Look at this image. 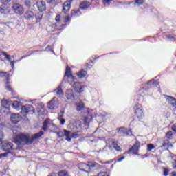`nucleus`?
Returning <instances> with one entry per match:
<instances>
[{
	"label": "nucleus",
	"mask_w": 176,
	"mask_h": 176,
	"mask_svg": "<svg viewBox=\"0 0 176 176\" xmlns=\"http://www.w3.org/2000/svg\"><path fill=\"white\" fill-rule=\"evenodd\" d=\"M43 134H45V133L41 131L32 136H30L28 134L17 135L14 138V141L16 145H24V144H26V145H31V144H32L35 140L41 138Z\"/></svg>",
	"instance_id": "1"
},
{
	"label": "nucleus",
	"mask_w": 176,
	"mask_h": 176,
	"mask_svg": "<svg viewBox=\"0 0 176 176\" xmlns=\"http://www.w3.org/2000/svg\"><path fill=\"white\" fill-rule=\"evenodd\" d=\"M134 111H135V115L139 119H143L144 118V108H142V105L140 104H136L134 106Z\"/></svg>",
	"instance_id": "2"
},
{
	"label": "nucleus",
	"mask_w": 176,
	"mask_h": 176,
	"mask_svg": "<svg viewBox=\"0 0 176 176\" xmlns=\"http://www.w3.org/2000/svg\"><path fill=\"white\" fill-rule=\"evenodd\" d=\"M78 168L81 171H85V173H91L93 170L91 162H90L88 164L80 163Z\"/></svg>",
	"instance_id": "3"
},
{
	"label": "nucleus",
	"mask_w": 176,
	"mask_h": 176,
	"mask_svg": "<svg viewBox=\"0 0 176 176\" xmlns=\"http://www.w3.org/2000/svg\"><path fill=\"white\" fill-rule=\"evenodd\" d=\"M118 135L120 137H126V135H132L133 133L131 131L124 128V127H120L116 129Z\"/></svg>",
	"instance_id": "4"
},
{
	"label": "nucleus",
	"mask_w": 176,
	"mask_h": 176,
	"mask_svg": "<svg viewBox=\"0 0 176 176\" xmlns=\"http://www.w3.org/2000/svg\"><path fill=\"white\" fill-rule=\"evenodd\" d=\"M168 148H173V144H170L168 139H166L163 141L162 145L159 147L160 152H164V151H168Z\"/></svg>",
	"instance_id": "5"
},
{
	"label": "nucleus",
	"mask_w": 176,
	"mask_h": 176,
	"mask_svg": "<svg viewBox=\"0 0 176 176\" xmlns=\"http://www.w3.org/2000/svg\"><path fill=\"white\" fill-rule=\"evenodd\" d=\"M12 10L16 14H23L24 13V8L19 3H14L12 6Z\"/></svg>",
	"instance_id": "6"
},
{
	"label": "nucleus",
	"mask_w": 176,
	"mask_h": 176,
	"mask_svg": "<svg viewBox=\"0 0 176 176\" xmlns=\"http://www.w3.org/2000/svg\"><path fill=\"white\" fill-rule=\"evenodd\" d=\"M23 113H35V109L33 105L25 104L22 107Z\"/></svg>",
	"instance_id": "7"
},
{
	"label": "nucleus",
	"mask_w": 176,
	"mask_h": 176,
	"mask_svg": "<svg viewBox=\"0 0 176 176\" xmlns=\"http://www.w3.org/2000/svg\"><path fill=\"white\" fill-rule=\"evenodd\" d=\"M60 103L58 102V99L54 97L49 103H48V108L50 109H57Z\"/></svg>",
	"instance_id": "8"
},
{
	"label": "nucleus",
	"mask_w": 176,
	"mask_h": 176,
	"mask_svg": "<svg viewBox=\"0 0 176 176\" xmlns=\"http://www.w3.org/2000/svg\"><path fill=\"white\" fill-rule=\"evenodd\" d=\"M164 97H165V99L166 100L168 104L171 105L172 108H174V109H176V99H175V98H174L171 96H168V95H165Z\"/></svg>",
	"instance_id": "9"
},
{
	"label": "nucleus",
	"mask_w": 176,
	"mask_h": 176,
	"mask_svg": "<svg viewBox=\"0 0 176 176\" xmlns=\"http://www.w3.org/2000/svg\"><path fill=\"white\" fill-rule=\"evenodd\" d=\"M140 142H136L128 151V153H133V155H138L140 148Z\"/></svg>",
	"instance_id": "10"
},
{
	"label": "nucleus",
	"mask_w": 176,
	"mask_h": 176,
	"mask_svg": "<svg viewBox=\"0 0 176 176\" xmlns=\"http://www.w3.org/2000/svg\"><path fill=\"white\" fill-rule=\"evenodd\" d=\"M73 87L77 93H82V91H83V89H85L83 84L78 82L73 84Z\"/></svg>",
	"instance_id": "11"
},
{
	"label": "nucleus",
	"mask_w": 176,
	"mask_h": 176,
	"mask_svg": "<svg viewBox=\"0 0 176 176\" xmlns=\"http://www.w3.org/2000/svg\"><path fill=\"white\" fill-rule=\"evenodd\" d=\"M9 102L6 100H3L1 101V113H3V112H6V113H9Z\"/></svg>",
	"instance_id": "12"
},
{
	"label": "nucleus",
	"mask_w": 176,
	"mask_h": 176,
	"mask_svg": "<svg viewBox=\"0 0 176 176\" xmlns=\"http://www.w3.org/2000/svg\"><path fill=\"white\" fill-rule=\"evenodd\" d=\"M2 149L5 152H9L10 151H13V143L10 142H6L3 144Z\"/></svg>",
	"instance_id": "13"
},
{
	"label": "nucleus",
	"mask_w": 176,
	"mask_h": 176,
	"mask_svg": "<svg viewBox=\"0 0 176 176\" xmlns=\"http://www.w3.org/2000/svg\"><path fill=\"white\" fill-rule=\"evenodd\" d=\"M34 16L35 14H34V12L30 10H26L24 14V18L28 21L34 20Z\"/></svg>",
	"instance_id": "14"
},
{
	"label": "nucleus",
	"mask_w": 176,
	"mask_h": 176,
	"mask_svg": "<svg viewBox=\"0 0 176 176\" xmlns=\"http://www.w3.org/2000/svg\"><path fill=\"white\" fill-rule=\"evenodd\" d=\"M36 6L39 12H45L46 10V3L43 1H40L36 3Z\"/></svg>",
	"instance_id": "15"
},
{
	"label": "nucleus",
	"mask_w": 176,
	"mask_h": 176,
	"mask_svg": "<svg viewBox=\"0 0 176 176\" xmlns=\"http://www.w3.org/2000/svg\"><path fill=\"white\" fill-rule=\"evenodd\" d=\"M21 120V118H20V114H12L11 115V122L14 123V124H17L18 122Z\"/></svg>",
	"instance_id": "16"
},
{
	"label": "nucleus",
	"mask_w": 176,
	"mask_h": 176,
	"mask_svg": "<svg viewBox=\"0 0 176 176\" xmlns=\"http://www.w3.org/2000/svg\"><path fill=\"white\" fill-rule=\"evenodd\" d=\"M66 98L67 100H74L75 98V96L74 95V91L71 89H68L65 92Z\"/></svg>",
	"instance_id": "17"
},
{
	"label": "nucleus",
	"mask_w": 176,
	"mask_h": 176,
	"mask_svg": "<svg viewBox=\"0 0 176 176\" xmlns=\"http://www.w3.org/2000/svg\"><path fill=\"white\" fill-rule=\"evenodd\" d=\"M65 76H67L68 79H70L71 80H75V77H74V76H72V73H71L70 67L67 66Z\"/></svg>",
	"instance_id": "18"
},
{
	"label": "nucleus",
	"mask_w": 176,
	"mask_h": 176,
	"mask_svg": "<svg viewBox=\"0 0 176 176\" xmlns=\"http://www.w3.org/2000/svg\"><path fill=\"white\" fill-rule=\"evenodd\" d=\"M90 5H91L90 2L82 1L80 4V9H81V10H87V9H89V8H90Z\"/></svg>",
	"instance_id": "19"
},
{
	"label": "nucleus",
	"mask_w": 176,
	"mask_h": 176,
	"mask_svg": "<svg viewBox=\"0 0 176 176\" xmlns=\"http://www.w3.org/2000/svg\"><path fill=\"white\" fill-rule=\"evenodd\" d=\"M10 10L9 9V7H8L6 5L3 4L0 6V13L8 14V13H10Z\"/></svg>",
	"instance_id": "20"
},
{
	"label": "nucleus",
	"mask_w": 176,
	"mask_h": 176,
	"mask_svg": "<svg viewBox=\"0 0 176 176\" xmlns=\"http://www.w3.org/2000/svg\"><path fill=\"white\" fill-rule=\"evenodd\" d=\"M71 9V3L69 1H66L63 3L62 12L63 13H67Z\"/></svg>",
	"instance_id": "21"
},
{
	"label": "nucleus",
	"mask_w": 176,
	"mask_h": 176,
	"mask_svg": "<svg viewBox=\"0 0 176 176\" xmlns=\"http://www.w3.org/2000/svg\"><path fill=\"white\" fill-rule=\"evenodd\" d=\"M12 107L14 109H17V111H19V109H22L23 104L20 101H14L12 103Z\"/></svg>",
	"instance_id": "22"
},
{
	"label": "nucleus",
	"mask_w": 176,
	"mask_h": 176,
	"mask_svg": "<svg viewBox=\"0 0 176 176\" xmlns=\"http://www.w3.org/2000/svg\"><path fill=\"white\" fill-rule=\"evenodd\" d=\"M54 93H56V96H58V97H63L64 96V93L63 92V88H61V86L58 87V88L54 91Z\"/></svg>",
	"instance_id": "23"
},
{
	"label": "nucleus",
	"mask_w": 176,
	"mask_h": 176,
	"mask_svg": "<svg viewBox=\"0 0 176 176\" xmlns=\"http://www.w3.org/2000/svg\"><path fill=\"white\" fill-rule=\"evenodd\" d=\"M111 145L117 152H122V148H120V146H119V144H118V142L113 141Z\"/></svg>",
	"instance_id": "24"
},
{
	"label": "nucleus",
	"mask_w": 176,
	"mask_h": 176,
	"mask_svg": "<svg viewBox=\"0 0 176 176\" xmlns=\"http://www.w3.org/2000/svg\"><path fill=\"white\" fill-rule=\"evenodd\" d=\"M64 135L65 137H66L65 138L66 141L71 142V141L72 140L71 137V132L67 130H64Z\"/></svg>",
	"instance_id": "25"
},
{
	"label": "nucleus",
	"mask_w": 176,
	"mask_h": 176,
	"mask_svg": "<svg viewBox=\"0 0 176 176\" xmlns=\"http://www.w3.org/2000/svg\"><path fill=\"white\" fill-rule=\"evenodd\" d=\"M80 14H82L80 10H72L71 12V16L72 17H78Z\"/></svg>",
	"instance_id": "26"
},
{
	"label": "nucleus",
	"mask_w": 176,
	"mask_h": 176,
	"mask_svg": "<svg viewBox=\"0 0 176 176\" xmlns=\"http://www.w3.org/2000/svg\"><path fill=\"white\" fill-rule=\"evenodd\" d=\"M92 165V170L93 168H95V170H102V168H104V166L100 165L97 163L91 162Z\"/></svg>",
	"instance_id": "27"
},
{
	"label": "nucleus",
	"mask_w": 176,
	"mask_h": 176,
	"mask_svg": "<svg viewBox=\"0 0 176 176\" xmlns=\"http://www.w3.org/2000/svg\"><path fill=\"white\" fill-rule=\"evenodd\" d=\"M87 75V72L85 70H81L80 72H78L77 73V76H78V78H85V76H86Z\"/></svg>",
	"instance_id": "28"
},
{
	"label": "nucleus",
	"mask_w": 176,
	"mask_h": 176,
	"mask_svg": "<svg viewBox=\"0 0 176 176\" xmlns=\"http://www.w3.org/2000/svg\"><path fill=\"white\" fill-rule=\"evenodd\" d=\"M49 126V121L48 120H45L43 123V130L46 131L47 130V127Z\"/></svg>",
	"instance_id": "29"
},
{
	"label": "nucleus",
	"mask_w": 176,
	"mask_h": 176,
	"mask_svg": "<svg viewBox=\"0 0 176 176\" xmlns=\"http://www.w3.org/2000/svg\"><path fill=\"white\" fill-rule=\"evenodd\" d=\"M85 109V104L80 102L77 104V111H83Z\"/></svg>",
	"instance_id": "30"
},
{
	"label": "nucleus",
	"mask_w": 176,
	"mask_h": 176,
	"mask_svg": "<svg viewBox=\"0 0 176 176\" xmlns=\"http://www.w3.org/2000/svg\"><path fill=\"white\" fill-rule=\"evenodd\" d=\"M47 3H50V5H52V6H55V5H57L58 3V0H46Z\"/></svg>",
	"instance_id": "31"
},
{
	"label": "nucleus",
	"mask_w": 176,
	"mask_h": 176,
	"mask_svg": "<svg viewBox=\"0 0 176 176\" xmlns=\"http://www.w3.org/2000/svg\"><path fill=\"white\" fill-rule=\"evenodd\" d=\"M35 17L37 21H41L42 20V18L43 17V14L42 12H39L36 14Z\"/></svg>",
	"instance_id": "32"
},
{
	"label": "nucleus",
	"mask_w": 176,
	"mask_h": 176,
	"mask_svg": "<svg viewBox=\"0 0 176 176\" xmlns=\"http://www.w3.org/2000/svg\"><path fill=\"white\" fill-rule=\"evenodd\" d=\"M6 89L8 90V91H12V87L9 85V77L7 78V81L6 82Z\"/></svg>",
	"instance_id": "33"
},
{
	"label": "nucleus",
	"mask_w": 176,
	"mask_h": 176,
	"mask_svg": "<svg viewBox=\"0 0 176 176\" xmlns=\"http://www.w3.org/2000/svg\"><path fill=\"white\" fill-rule=\"evenodd\" d=\"M1 53H2V54H3V56H5L6 60H7L8 61H9L10 63V60H12V57H10V55L6 54V52H5L3 51Z\"/></svg>",
	"instance_id": "34"
},
{
	"label": "nucleus",
	"mask_w": 176,
	"mask_h": 176,
	"mask_svg": "<svg viewBox=\"0 0 176 176\" xmlns=\"http://www.w3.org/2000/svg\"><path fill=\"white\" fill-rule=\"evenodd\" d=\"M155 148L156 147L155 146V145L152 144H147V152H151V151H152L153 149H155Z\"/></svg>",
	"instance_id": "35"
},
{
	"label": "nucleus",
	"mask_w": 176,
	"mask_h": 176,
	"mask_svg": "<svg viewBox=\"0 0 176 176\" xmlns=\"http://www.w3.org/2000/svg\"><path fill=\"white\" fill-rule=\"evenodd\" d=\"M159 81L158 80H149L148 82H147V85H159Z\"/></svg>",
	"instance_id": "36"
},
{
	"label": "nucleus",
	"mask_w": 176,
	"mask_h": 176,
	"mask_svg": "<svg viewBox=\"0 0 176 176\" xmlns=\"http://www.w3.org/2000/svg\"><path fill=\"white\" fill-rule=\"evenodd\" d=\"M166 138H168V140H171V138H173V135H174V133H173V131H169L166 133Z\"/></svg>",
	"instance_id": "37"
},
{
	"label": "nucleus",
	"mask_w": 176,
	"mask_h": 176,
	"mask_svg": "<svg viewBox=\"0 0 176 176\" xmlns=\"http://www.w3.org/2000/svg\"><path fill=\"white\" fill-rule=\"evenodd\" d=\"M58 176H68V172L66 170H61L58 173Z\"/></svg>",
	"instance_id": "38"
},
{
	"label": "nucleus",
	"mask_w": 176,
	"mask_h": 176,
	"mask_svg": "<svg viewBox=\"0 0 176 176\" xmlns=\"http://www.w3.org/2000/svg\"><path fill=\"white\" fill-rule=\"evenodd\" d=\"M113 0H103V3L104 6H109L111 5L110 2H112Z\"/></svg>",
	"instance_id": "39"
},
{
	"label": "nucleus",
	"mask_w": 176,
	"mask_h": 176,
	"mask_svg": "<svg viewBox=\"0 0 176 176\" xmlns=\"http://www.w3.org/2000/svg\"><path fill=\"white\" fill-rule=\"evenodd\" d=\"M25 6H26V8H31V0H26L25 1Z\"/></svg>",
	"instance_id": "40"
},
{
	"label": "nucleus",
	"mask_w": 176,
	"mask_h": 176,
	"mask_svg": "<svg viewBox=\"0 0 176 176\" xmlns=\"http://www.w3.org/2000/svg\"><path fill=\"white\" fill-rule=\"evenodd\" d=\"M163 173L164 176L168 175V173H170V170L166 168H163Z\"/></svg>",
	"instance_id": "41"
},
{
	"label": "nucleus",
	"mask_w": 176,
	"mask_h": 176,
	"mask_svg": "<svg viewBox=\"0 0 176 176\" xmlns=\"http://www.w3.org/2000/svg\"><path fill=\"white\" fill-rule=\"evenodd\" d=\"M98 176H109V174L107 172H100Z\"/></svg>",
	"instance_id": "42"
},
{
	"label": "nucleus",
	"mask_w": 176,
	"mask_h": 176,
	"mask_svg": "<svg viewBox=\"0 0 176 176\" xmlns=\"http://www.w3.org/2000/svg\"><path fill=\"white\" fill-rule=\"evenodd\" d=\"M64 23H68V21H71V17L69 16H66L63 19Z\"/></svg>",
	"instance_id": "43"
},
{
	"label": "nucleus",
	"mask_w": 176,
	"mask_h": 176,
	"mask_svg": "<svg viewBox=\"0 0 176 176\" xmlns=\"http://www.w3.org/2000/svg\"><path fill=\"white\" fill-rule=\"evenodd\" d=\"M55 20L56 23H60V20H61V15L60 14L56 15Z\"/></svg>",
	"instance_id": "44"
},
{
	"label": "nucleus",
	"mask_w": 176,
	"mask_h": 176,
	"mask_svg": "<svg viewBox=\"0 0 176 176\" xmlns=\"http://www.w3.org/2000/svg\"><path fill=\"white\" fill-rule=\"evenodd\" d=\"M3 132L0 129V142H2V140H3Z\"/></svg>",
	"instance_id": "45"
},
{
	"label": "nucleus",
	"mask_w": 176,
	"mask_h": 176,
	"mask_svg": "<svg viewBox=\"0 0 176 176\" xmlns=\"http://www.w3.org/2000/svg\"><path fill=\"white\" fill-rule=\"evenodd\" d=\"M135 3H138V5H142V3H144V0H135Z\"/></svg>",
	"instance_id": "46"
},
{
	"label": "nucleus",
	"mask_w": 176,
	"mask_h": 176,
	"mask_svg": "<svg viewBox=\"0 0 176 176\" xmlns=\"http://www.w3.org/2000/svg\"><path fill=\"white\" fill-rule=\"evenodd\" d=\"M57 135L59 138H61V137H64V133L61 131L57 132Z\"/></svg>",
	"instance_id": "47"
},
{
	"label": "nucleus",
	"mask_w": 176,
	"mask_h": 176,
	"mask_svg": "<svg viewBox=\"0 0 176 176\" xmlns=\"http://www.w3.org/2000/svg\"><path fill=\"white\" fill-rule=\"evenodd\" d=\"M10 1H12V0H1V2H2V3L3 5H5L6 3H9V2H10Z\"/></svg>",
	"instance_id": "48"
},
{
	"label": "nucleus",
	"mask_w": 176,
	"mask_h": 176,
	"mask_svg": "<svg viewBox=\"0 0 176 176\" xmlns=\"http://www.w3.org/2000/svg\"><path fill=\"white\" fill-rule=\"evenodd\" d=\"M112 162V161H107V162H102L100 161V163H101L102 164H111V163Z\"/></svg>",
	"instance_id": "49"
},
{
	"label": "nucleus",
	"mask_w": 176,
	"mask_h": 176,
	"mask_svg": "<svg viewBox=\"0 0 176 176\" xmlns=\"http://www.w3.org/2000/svg\"><path fill=\"white\" fill-rule=\"evenodd\" d=\"M52 47L50 45H48L46 48H45V52H47L49 50H50L51 52H53V50H52Z\"/></svg>",
	"instance_id": "50"
},
{
	"label": "nucleus",
	"mask_w": 176,
	"mask_h": 176,
	"mask_svg": "<svg viewBox=\"0 0 176 176\" xmlns=\"http://www.w3.org/2000/svg\"><path fill=\"white\" fill-rule=\"evenodd\" d=\"M166 38H168V39H170V41H175V38H174L173 36L169 35H166Z\"/></svg>",
	"instance_id": "51"
},
{
	"label": "nucleus",
	"mask_w": 176,
	"mask_h": 176,
	"mask_svg": "<svg viewBox=\"0 0 176 176\" xmlns=\"http://www.w3.org/2000/svg\"><path fill=\"white\" fill-rule=\"evenodd\" d=\"M52 28H54V30H60V29L58 28L56 23L53 24V25H52Z\"/></svg>",
	"instance_id": "52"
},
{
	"label": "nucleus",
	"mask_w": 176,
	"mask_h": 176,
	"mask_svg": "<svg viewBox=\"0 0 176 176\" xmlns=\"http://www.w3.org/2000/svg\"><path fill=\"white\" fill-rule=\"evenodd\" d=\"M8 156L7 153H1L0 154V159H2V157H6Z\"/></svg>",
	"instance_id": "53"
},
{
	"label": "nucleus",
	"mask_w": 176,
	"mask_h": 176,
	"mask_svg": "<svg viewBox=\"0 0 176 176\" xmlns=\"http://www.w3.org/2000/svg\"><path fill=\"white\" fill-rule=\"evenodd\" d=\"M60 123L62 125H64L65 124V119H60Z\"/></svg>",
	"instance_id": "54"
},
{
	"label": "nucleus",
	"mask_w": 176,
	"mask_h": 176,
	"mask_svg": "<svg viewBox=\"0 0 176 176\" xmlns=\"http://www.w3.org/2000/svg\"><path fill=\"white\" fill-rule=\"evenodd\" d=\"M107 151V147H104L103 148L100 149V151H98V153L100 152H106Z\"/></svg>",
	"instance_id": "55"
},
{
	"label": "nucleus",
	"mask_w": 176,
	"mask_h": 176,
	"mask_svg": "<svg viewBox=\"0 0 176 176\" xmlns=\"http://www.w3.org/2000/svg\"><path fill=\"white\" fill-rule=\"evenodd\" d=\"M125 159V157L124 156H122V157H120V159H118L117 160L118 162H123V160H124Z\"/></svg>",
	"instance_id": "56"
},
{
	"label": "nucleus",
	"mask_w": 176,
	"mask_h": 176,
	"mask_svg": "<svg viewBox=\"0 0 176 176\" xmlns=\"http://www.w3.org/2000/svg\"><path fill=\"white\" fill-rule=\"evenodd\" d=\"M78 135L76 133H72L71 135L72 138H78Z\"/></svg>",
	"instance_id": "57"
},
{
	"label": "nucleus",
	"mask_w": 176,
	"mask_h": 176,
	"mask_svg": "<svg viewBox=\"0 0 176 176\" xmlns=\"http://www.w3.org/2000/svg\"><path fill=\"white\" fill-rule=\"evenodd\" d=\"M6 75V72H0V76H5Z\"/></svg>",
	"instance_id": "58"
},
{
	"label": "nucleus",
	"mask_w": 176,
	"mask_h": 176,
	"mask_svg": "<svg viewBox=\"0 0 176 176\" xmlns=\"http://www.w3.org/2000/svg\"><path fill=\"white\" fill-rule=\"evenodd\" d=\"M172 130H173V131H174L175 133H176V125H173V126H172Z\"/></svg>",
	"instance_id": "59"
},
{
	"label": "nucleus",
	"mask_w": 176,
	"mask_h": 176,
	"mask_svg": "<svg viewBox=\"0 0 176 176\" xmlns=\"http://www.w3.org/2000/svg\"><path fill=\"white\" fill-rule=\"evenodd\" d=\"M10 65H11L12 69H13V68H14V62L10 61Z\"/></svg>",
	"instance_id": "60"
},
{
	"label": "nucleus",
	"mask_w": 176,
	"mask_h": 176,
	"mask_svg": "<svg viewBox=\"0 0 176 176\" xmlns=\"http://www.w3.org/2000/svg\"><path fill=\"white\" fill-rule=\"evenodd\" d=\"M87 120H89V118H85V120H84V122H85V124H89V122H87Z\"/></svg>",
	"instance_id": "61"
},
{
	"label": "nucleus",
	"mask_w": 176,
	"mask_h": 176,
	"mask_svg": "<svg viewBox=\"0 0 176 176\" xmlns=\"http://www.w3.org/2000/svg\"><path fill=\"white\" fill-rule=\"evenodd\" d=\"M88 115L91 117V118H93V115H91V113H90V111H89V110L86 109Z\"/></svg>",
	"instance_id": "62"
},
{
	"label": "nucleus",
	"mask_w": 176,
	"mask_h": 176,
	"mask_svg": "<svg viewBox=\"0 0 176 176\" xmlns=\"http://www.w3.org/2000/svg\"><path fill=\"white\" fill-rule=\"evenodd\" d=\"M174 170H176V160H175V164L173 165Z\"/></svg>",
	"instance_id": "63"
},
{
	"label": "nucleus",
	"mask_w": 176,
	"mask_h": 176,
	"mask_svg": "<svg viewBox=\"0 0 176 176\" xmlns=\"http://www.w3.org/2000/svg\"><path fill=\"white\" fill-rule=\"evenodd\" d=\"M171 174L172 176H176V172H172Z\"/></svg>",
	"instance_id": "64"
}]
</instances>
